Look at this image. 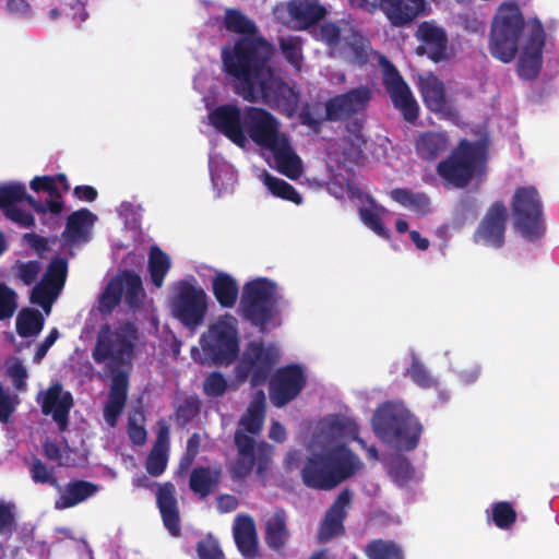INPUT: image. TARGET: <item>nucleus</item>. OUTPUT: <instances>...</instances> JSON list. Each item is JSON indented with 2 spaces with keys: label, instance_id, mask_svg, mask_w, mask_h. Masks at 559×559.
<instances>
[{
  "label": "nucleus",
  "instance_id": "5701e85b",
  "mask_svg": "<svg viewBox=\"0 0 559 559\" xmlns=\"http://www.w3.org/2000/svg\"><path fill=\"white\" fill-rule=\"evenodd\" d=\"M31 189L35 192L44 191L49 194L50 199L45 202L36 201L33 197L27 195L25 192L26 201L38 214H60L64 207L61 193L57 187L56 179L51 176L35 177L32 179Z\"/></svg>",
  "mask_w": 559,
  "mask_h": 559
},
{
  "label": "nucleus",
  "instance_id": "0eeeda50",
  "mask_svg": "<svg viewBox=\"0 0 559 559\" xmlns=\"http://www.w3.org/2000/svg\"><path fill=\"white\" fill-rule=\"evenodd\" d=\"M489 143L487 139L469 141L462 139L436 168L445 185L465 188L475 176L481 175L487 165Z\"/></svg>",
  "mask_w": 559,
  "mask_h": 559
},
{
  "label": "nucleus",
  "instance_id": "5fc2aeb1",
  "mask_svg": "<svg viewBox=\"0 0 559 559\" xmlns=\"http://www.w3.org/2000/svg\"><path fill=\"white\" fill-rule=\"evenodd\" d=\"M359 215L364 224L373 230L378 236L389 239L390 238V231L385 228V226L382 223V218L379 215V213L376 211V205L371 201L370 207H360L359 209Z\"/></svg>",
  "mask_w": 559,
  "mask_h": 559
},
{
  "label": "nucleus",
  "instance_id": "2eb2a0df",
  "mask_svg": "<svg viewBox=\"0 0 559 559\" xmlns=\"http://www.w3.org/2000/svg\"><path fill=\"white\" fill-rule=\"evenodd\" d=\"M372 99V91L368 85H360L345 93L329 98L324 104L328 121H347L367 110Z\"/></svg>",
  "mask_w": 559,
  "mask_h": 559
},
{
  "label": "nucleus",
  "instance_id": "680f3d73",
  "mask_svg": "<svg viewBox=\"0 0 559 559\" xmlns=\"http://www.w3.org/2000/svg\"><path fill=\"white\" fill-rule=\"evenodd\" d=\"M168 455L165 449H153L147 455L145 468L151 476H160L167 466Z\"/></svg>",
  "mask_w": 559,
  "mask_h": 559
},
{
  "label": "nucleus",
  "instance_id": "c9c22d12",
  "mask_svg": "<svg viewBox=\"0 0 559 559\" xmlns=\"http://www.w3.org/2000/svg\"><path fill=\"white\" fill-rule=\"evenodd\" d=\"M390 197L402 206L418 214H427L430 211V199L424 192H413L405 188L391 190Z\"/></svg>",
  "mask_w": 559,
  "mask_h": 559
},
{
  "label": "nucleus",
  "instance_id": "e2e57ef3",
  "mask_svg": "<svg viewBox=\"0 0 559 559\" xmlns=\"http://www.w3.org/2000/svg\"><path fill=\"white\" fill-rule=\"evenodd\" d=\"M25 198V186L22 183H9L0 186V207L23 201Z\"/></svg>",
  "mask_w": 559,
  "mask_h": 559
},
{
  "label": "nucleus",
  "instance_id": "4468645a",
  "mask_svg": "<svg viewBox=\"0 0 559 559\" xmlns=\"http://www.w3.org/2000/svg\"><path fill=\"white\" fill-rule=\"evenodd\" d=\"M382 82L386 93L403 118L411 123L418 119L419 106L396 67L386 58H381Z\"/></svg>",
  "mask_w": 559,
  "mask_h": 559
},
{
  "label": "nucleus",
  "instance_id": "0e129e2a",
  "mask_svg": "<svg viewBox=\"0 0 559 559\" xmlns=\"http://www.w3.org/2000/svg\"><path fill=\"white\" fill-rule=\"evenodd\" d=\"M15 515L13 507L5 502H0V536L10 539L15 528Z\"/></svg>",
  "mask_w": 559,
  "mask_h": 559
},
{
  "label": "nucleus",
  "instance_id": "58836bf2",
  "mask_svg": "<svg viewBox=\"0 0 559 559\" xmlns=\"http://www.w3.org/2000/svg\"><path fill=\"white\" fill-rule=\"evenodd\" d=\"M44 323V317L38 310L23 308L16 318V332L21 337H33L39 334Z\"/></svg>",
  "mask_w": 559,
  "mask_h": 559
},
{
  "label": "nucleus",
  "instance_id": "e433bc0d",
  "mask_svg": "<svg viewBox=\"0 0 559 559\" xmlns=\"http://www.w3.org/2000/svg\"><path fill=\"white\" fill-rule=\"evenodd\" d=\"M124 302L130 309H139L145 296L142 278L130 270L121 271Z\"/></svg>",
  "mask_w": 559,
  "mask_h": 559
},
{
  "label": "nucleus",
  "instance_id": "423d86ee",
  "mask_svg": "<svg viewBox=\"0 0 559 559\" xmlns=\"http://www.w3.org/2000/svg\"><path fill=\"white\" fill-rule=\"evenodd\" d=\"M372 428L383 442L407 452L417 448L424 429L415 415L392 402H385L376 409Z\"/></svg>",
  "mask_w": 559,
  "mask_h": 559
},
{
  "label": "nucleus",
  "instance_id": "c756f323",
  "mask_svg": "<svg viewBox=\"0 0 559 559\" xmlns=\"http://www.w3.org/2000/svg\"><path fill=\"white\" fill-rule=\"evenodd\" d=\"M289 538L290 532L287 526V514L284 509H276L275 512L265 520L264 542L271 550L283 554Z\"/></svg>",
  "mask_w": 559,
  "mask_h": 559
},
{
  "label": "nucleus",
  "instance_id": "aec40b11",
  "mask_svg": "<svg viewBox=\"0 0 559 559\" xmlns=\"http://www.w3.org/2000/svg\"><path fill=\"white\" fill-rule=\"evenodd\" d=\"M353 499V492L349 489H343L331 507L328 509L324 519L320 525L318 539L320 543H326L334 537L345 533L344 521L347 515L346 508L349 507Z\"/></svg>",
  "mask_w": 559,
  "mask_h": 559
},
{
  "label": "nucleus",
  "instance_id": "6e6d98bb",
  "mask_svg": "<svg viewBox=\"0 0 559 559\" xmlns=\"http://www.w3.org/2000/svg\"><path fill=\"white\" fill-rule=\"evenodd\" d=\"M16 309L17 294L13 288L0 282V320L12 318Z\"/></svg>",
  "mask_w": 559,
  "mask_h": 559
},
{
  "label": "nucleus",
  "instance_id": "49530a36",
  "mask_svg": "<svg viewBox=\"0 0 559 559\" xmlns=\"http://www.w3.org/2000/svg\"><path fill=\"white\" fill-rule=\"evenodd\" d=\"M68 274V262L64 258H53L47 266V270L41 278L55 289L61 290L64 286Z\"/></svg>",
  "mask_w": 559,
  "mask_h": 559
},
{
  "label": "nucleus",
  "instance_id": "ea45409f",
  "mask_svg": "<svg viewBox=\"0 0 559 559\" xmlns=\"http://www.w3.org/2000/svg\"><path fill=\"white\" fill-rule=\"evenodd\" d=\"M169 257L157 246L150 249L148 272L152 284L159 288L164 284V278L170 270Z\"/></svg>",
  "mask_w": 559,
  "mask_h": 559
},
{
  "label": "nucleus",
  "instance_id": "ddd939ff",
  "mask_svg": "<svg viewBox=\"0 0 559 559\" xmlns=\"http://www.w3.org/2000/svg\"><path fill=\"white\" fill-rule=\"evenodd\" d=\"M171 308L174 317L183 326L195 331L204 323L207 311L206 293L188 281H180L175 287Z\"/></svg>",
  "mask_w": 559,
  "mask_h": 559
},
{
  "label": "nucleus",
  "instance_id": "bf43d9fd",
  "mask_svg": "<svg viewBox=\"0 0 559 559\" xmlns=\"http://www.w3.org/2000/svg\"><path fill=\"white\" fill-rule=\"evenodd\" d=\"M15 275L26 286L36 282L41 271V264L38 260H31L26 262L17 261L14 265Z\"/></svg>",
  "mask_w": 559,
  "mask_h": 559
},
{
  "label": "nucleus",
  "instance_id": "dca6fc26",
  "mask_svg": "<svg viewBox=\"0 0 559 559\" xmlns=\"http://www.w3.org/2000/svg\"><path fill=\"white\" fill-rule=\"evenodd\" d=\"M307 377L297 364L287 365L276 370L270 380L269 395L275 407H283L294 401L304 390Z\"/></svg>",
  "mask_w": 559,
  "mask_h": 559
},
{
  "label": "nucleus",
  "instance_id": "79ce46f5",
  "mask_svg": "<svg viewBox=\"0 0 559 559\" xmlns=\"http://www.w3.org/2000/svg\"><path fill=\"white\" fill-rule=\"evenodd\" d=\"M264 183L270 192L283 200L290 201L295 204H301L302 198L298 191L287 181L274 177L270 174L264 175Z\"/></svg>",
  "mask_w": 559,
  "mask_h": 559
},
{
  "label": "nucleus",
  "instance_id": "72a5a7b5",
  "mask_svg": "<svg viewBox=\"0 0 559 559\" xmlns=\"http://www.w3.org/2000/svg\"><path fill=\"white\" fill-rule=\"evenodd\" d=\"M419 87L424 102L431 111L440 112L447 107L443 83L436 75L421 78Z\"/></svg>",
  "mask_w": 559,
  "mask_h": 559
},
{
  "label": "nucleus",
  "instance_id": "3c124183",
  "mask_svg": "<svg viewBox=\"0 0 559 559\" xmlns=\"http://www.w3.org/2000/svg\"><path fill=\"white\" fill-rule=\"evenodd\" d=\"M516 511L509 501H499L492 504L491 519L500 530H509L516 522Z\"/></svg>",
  "mask_w": 559,
  "mask_h": 559
},
{
  "label": "nucleus",
  "instance_id": "1a4fd4ad",
  "mask_svg": "<svg viewBox=\"0 0 559 559\" xmlns=\"http://www.w3.org/2000/svg\"><path fill=\"white\" fill-rule=\"evenodd\" d=\"M525 26L524 16L515 2L502 3L493 17L489 51L503 63L511 62L518 53L519 40Z\"/></svg>",
  "mask_w": 559,
  "mask_h": 559
},
{
  "label": "nucleus",
  "instance_id": "6e6552de",
  "mask_svg": "<svg viewBox=\"0 0 559 559\" xmlns=\"http://www.w3.org/2000/svg\"><path fill=\"white\" fill-rule=\"evenodd\" d=\"M280 301L277 284L266 277H257L242 287L239 313L243 320L263 332L280 313Z\"/></svg>",
  "mask_w": 559,
  "mask_h": 559
},
{
  "label": "nucleus",
  "instance_id": "39448f33",
  "mask_svg": "<svg viewBox=\"0 0 559 559\" xmlns=\"http://www.w3.org/2000/svg\"><path fill=\"white\" fill-rule=\"evenodd\" d=\"M362 467L358 455L346 444H336L310 455L301 468L305 486L317 490H331L350 478Z\"/></svg>",
  "mask_w": 559,
  "mask_h": 559
},
{
  "label": "nucleus",
  "instance_id": "a18cd8bd",
  "mask_svg": "<svg viewBox=\"0 0 559 559\" xmlns=\"http://www.w3.org/2000/svg\"><path fill=\"white\" fill-rule=\"evenodd\" d=\"M29 475L35 484L49 485L60 489V484L55 475V468L48 466L40 459L34 457L29 463Z\"/></svg>",
  "mask_w": 559,
  "mask_h": 559
},
{
  "label": "nucleus",
  "instance_id": "c85d7f7f",
  "mask_svg": "<svg viewBox=\"0 0 559 559\" xmlns=\"http://www.w3.org/2000/svg\"><path fill=\"white\" fill-rule=\"evenodd\" d=\"M287 11L297 29L313 26L326 14L325 8L319 3V0H290Z\"/></svg>",
  "mask_w": 559,
  "mask_h": 559
},
{
  "label": "nucleus",
  "instance_id": "8fccbe9b",
  "mask_svg": "<svg viewBox=\"0 0 559 559\" xmlns=\"http://www.w3.org/2000/svg\"><path fill=\"white\" fill-rule=\"evenodd\" d=\"M330 429L342 437H350L361 448L366 447L365 440L358 436L359 427L357 423L348 417L335 416L330 423Z\"/></svg>",
  "mask_w": 559,
  "mask_h": 559
},
{
  "label": "nucleus",
  "instance_id": "9b49d317",
  "mask_svg": "<svg viewBox=\"0 0 559 559\" xmlns=\"http://www.w3.org/2000/svg\"><path fill=\"white\" fill-rule=\"evenodd\" d=\"M204 354L215 365H230L239 356L238 320L230 313L219 316L200 340Z\"/></svg>",
  "mask_w": 559,
  "mask_h": 559
},
{
  "label": "nucleus",
  "instance_id": "4be33fe9",
  "mask_svg": "<svg viewBox=\"0 0 559 559\" xmlns=\"http://www.w3.org/2000/svg\"><path fill=\"white\" fill-rule=\"evenodd\" d=\"M73 396L63 391L61 383L52 384L45 393L41 402V412L51 415L60 431H64L69 424V414L73 407Z\"/></svg>",
  "mask_w": 559,
  "mask_h": 559
},
{
  "label": "nucleus",
  "instance_id": "338daca9",
  "mask_svg": "<svg viewBox=\"0 0 559 559\" xmlns=\"http://www.w3.org/2000/svg\"><path fill=\"white\" fill-rule=\"evenodd\" d=\"M14 204L15 203L3 207L5 216L22 227H33L35 225V219L32 213Z\"/></svg>",
  "mask_w": 559,
  "mask_h": 559
},
{
  "label": "nucleus",
  "instance_id": "69168bd1",
  "mask_svg": "<svg viewBox=\"0 0 559 559\" xmlns=\"http://www.w3.org/2000/svg\"><path fill=\"white\" fill-rule=\"evenodd\" d=\"M70 447L66 443L63 448L59 447L57 442L49 439L43 442V453L49 461L57 462L59 466H68V461L63 460V453L70 452Z\"/></svg>",
  "mask_w": 559,
  "mask_h": 559
},
{
  "label": "nucleus",
  "instance_id": "f3484780",
  "mask_svg": "<svg viewBox=\"0 0 559 559\" xmlns=\"http://www.w3.org/2000/svg\"><path fill=\"white\" fill-rule=\"evenodd\" d=\"M508 222L507 207L502 201H496L487 210L473 235L477 245L500 249L506 241Z\"/></svg>",
  "mask_w": 559,
  "mask_h": 559
},
{
  "label": "nucleus",
  "instance_id": "a19ab883",
  "mask_svg": "<svg viewBox=\"0 0 559 559\" xmlns=\"http://www.w3.org/2000/svg\"><path fill=\"white\" fill-rule=\"evenodd\" d=\"M123 296V282L121 271L111 277L99 297L100 310L105 313L111 312L120 305Z\"/></svg>",
  "mask_w": 559,
  "mask_h": 559
},
{
  "label": "nucleus",
  "instance_id": "f257e3e1",
  "mask_svg": "<svg viewBox=\"0 0 559 559\" xmlns=\"http://www.w3.org/2000/svg\"><path fill=\"white\" fill-rule=\"evenodd\" d=\"M275 47L264 37L239 38L222 50L223 71L233 91L243 100L272 109H289L296 103L293 87L273 64Z\"/></svg>",
  "mask_w": 559,
  "mask_h": 559
},
{
  "label": "nucleus",
  "instance_id": "c03bdc74",
  "mask_svg": "<svg viewBox=\"0 0 559 559\" xmlns=\"http://www.w3.org/2000/svg\"><path fill=\"white\" fill-rule=\"evenodd\" d=\"M405 374L421 389H432L437 388L439 384L438 379L429 372L416 355L412 356L411 366L406 369Z\"/></svg>",
  "mask_w": 559,
  "mask_h": 559
},
{
  "label": "nucleus",
  "instance_id": "2f4dec72",
  "mask_svg": "<svg viewBox=\"0 0 559 559\" xmlns=\"http://www.w3.org/2000/svg\"><path fill=\"white\" fill-rule=\"evenodd\" d=\"M96 219V215L87 209L71 213L67 218L62 238L71 243L85 240Z\"/></svg>",
  "mask_w": 559,
  "mask_h": 559
},
{
  "label": "nucleus",
  "instance_id": "864d4df0",
  "mask_svg": "<svg viewBox=\"0 0 559 559\" xmlns=\"http://www.w3.org/2000/svg\"><path fill=\"white\" fill-rule=\"evenodd\" d=\"M201 411V402L198 396L186 397L176 408L175 415L178 425L186 426L191 423Z\"/></svg>",
  "mask_w": 559,
  "mask_h": 559
},
{
  "label": "nucleus",
  "instance_id": "b1692460",
  "mask_svg": "<svg viewBox=\"0 0 559 559\" xmlns=\"http://www.w3.org/2000/svg\"><path fill=\"white\" fill-rule=\"evenodd\" d=\"M428 0H386L384 14L393 26L402 27L429 12Z\"/></svg>",
  "mask_w": 559,
  "mask_h": 559
},
{
  "label": "nucleus",
  "instance_id": "cd10ccee",
  "mask_svg": "<svg viewBox=\"0 0 559 559\" xmlns=\"http://www.w3.org/2000/svg\"><path fill=\"white\" fill-rule=\"evenodd\" d=\"M234 539L239 552L247 559L259 555L258 533L250 515H237L234 523Z\"/></svg>",
  "mask_w": 559,
  "mask_h": 559
},
{
  "label": "nucleus",
  "instance_id": "052dcab7",
  "mask_svg": "<svg viewBox=\"0 0 559 559\" xmlns=\"http://www.w3.org/2000/svg\"><path fill=\"white\" fill-rule=\"evenodd\" d=\"M317 38L325 44L329 48H335L342 40L341 26L335 22H324L320 25Z\"/></svg>",
  "mask_w": 559,
  "mask_h": 559
},
{
  "label": "nucleus",
  "instance_id": "09e8293b",
  "mask_svg": "<svg viewBox=\"0 0 559 559\" xmlns=\"http://www.w3.org/2000/svg\"><path fill=\"white\" fill-rule=\"evenodd\" d=\"M59 293L60 290L41 280L33 287L29 299L32 304L40 306L48 313Z\"/></svg>",
  "mask_w": 559,
  "mask_h": 559
},
{
  "label": "nucleus",
  "instance_id": "9d476101",
  "mask_svg": "<svg viewBox=\"0 0 559 559\" xmlns=\"http://www.w3.org/2000/svg\"><path fill=\"white\" fill-rule=\"evenodd\" d=\"M513 226L528 241L539 240L546 233L544 206L535 187H519L511 201Z\"/></svg>",
  "mask_w": 559,
  "mask_h": 559
},
{
  "label": "nucleus",
  "instance_id": "13d9d810",
  "mask_svg": "<svg viewBox=\"0 0 559 559\" xmlns=\"http://www.w3.org/2000/svg\"><path fill=\"white\" fill-rule=\"evenodd\" d=\"M228 389V382L219 371H213L204 379L203 392L209 397H221Z\"/></svg>",
  "mask_w": 559,
  "mask_h": 559
},
{
  "label": "nucleus",
  "instance_id": "603ef678",
  "mask_svg": "<svg viewBox=\"0 0 559 559\" xmlns=\"http://www.w3.org/2000/svg\"><path fill=\"white\" fill-rule=\"evenodd\" d=\"M299 121L302 126L308 127L316 133L321 131L324 121H328L325 115L322 114L320 104H306L299 112Z\"/></svg>",
  "mask_w": 559,
  "mask_h": 559
},
{
  "label": "nucleus",
  "instance_id": "7ed1b4c3",
  "mask_svg": "<svg viewBox=\"0 0 559 559\" xmlns=\"http://www.w3.org/2000/svg\"><path fill=\"white\" fill-rule=\"evenodd\" d=\"M265 395L262 390L255 392L246 414L239 420V426L234 435V443L237 448V459L229 465V473L234 480H242L250 475L255 467L259 476H263L273 454V448L265 441L259 443L249 436H259L263 429L265 418Z\"/></svg>",
  "mask_w": 559,
  "mask_h": 559
},
{
  "label": "nucleus",
  "instance_id": "bb28decb",
  "mask_svg": "<svg viewBox=\"0 0 559 559\" xmlns=\"http://www.w3.org/2000/svg\"><path fill=\"white\" fill-rule=\"evenodd\" d=\"M223 476V468L217 465L195 466L189 477V489L200 499L207 498L217 490Z\"/></svg>",
  "mask_w": 559,
  "mask_h": 559
},
{
  "label": "nucleus",
  "instance_id": "4c0bfd02",
  "mask_svg": "<svg viewBox=\"0 0 559 559\" xmlns=\"http://www.w3.org/2000/svg\"><path fill=\"white\" fill-rule=\"evenodd\" d=\"M368 559H405L404 550L394 540L372 539L365 547Z\"/></svg>",
  "mask_w": 559,
  "mask_h": 559
},
{
  "label": "nucleus",
  "instance_id": "a878e982",
  "mask_svg": "<svg viewBox=\"0 0 559 559\" xmlns=\"http://www.w3.org/2000/svg\"><path fill=\"white\" fill-rule=\"evenodd\" d=\"M60 495L55 501V509L66 510L73 508L99 491V486L85 479H71L57 489Z\"/></svg>",
  "mask_w": 559,
  "mask_h": 559
},
{
  "label": "nucleus",
  "instance_id": "412c9836",
  "mask_svg": "<svg viewBox=\"0 0 559 559\" xmlns=\"http://www.w3.org/2000/svg\"><path fill=\"white\" fill-rule=\"evenodd\" d=\"M415 36L420 43L416 49L418 55H427L435 62L445 58L448 36L442 27L435 22L424 21L419 24Z\"/></svg>",
  "mask_w": 559,
  "mask_h": 559
},
{
  "label": "nucleus",
  "instance_id": "7c9ffc66",
  "mask_svg": "<svg viewBox=\"0 0 559 559\" xmlns=\"http://www.w3.org/2000/svg\"><path fill=\"white\" fill-rule=\"evenodd\" d=\"M362 130V119H354L344 128L342 153L348 162L354 164H359L364 159V151L368 141Z\"/></svg>",
  "mask_w": 559,
  "mask_h": 559
},
{
  "label": "nucleus",
  "instance_id": "f03ea898",
  "mask_svg": "<svg viewBox=\"0 0 559 559\" xmlns=\"http://www.w3.org/2000/svg\"><path fill=\"white\" fill-rule=\"evenodd\" d=\"M138 331L131 323H126L111 330L108 323L100 326L92 357L96 364L109 361L107 368L111 373L108 397L103 408L106 424L114 428L123 413L128 401L129 374L119 370L121 366L130 365L134 358Z\"/></svg>",
  "mask_w": 559,
  "mask_h": 559
},
{
  "label": "nucleus",
  "instance_id": "a211bd4d",
  "mask_svg": "<svg viewBox=\"0 0 559 559\" xmlns=\"http://www.w3.org/2000/svg\"><path fill=\"white\" fill-rule=\"evenodd\" d=\"M211 124L239 147L247 143L245 135V108L235 104L217 106L209 116Z\"/></svg>",
  "mask_w": 559,
  "mask_h": 559
},
{
  "label": "nucleus",
  "instance_id": "de8ad7c7",
  "mask_svg": "<svg viewBox=\"0 0 559 559\" xmlns=\"http://www.w3.org/2000/svg\"><path fill=\"white\" fill-rule=\"evenodd\" d=\"M411 461L402 455L393 457L389 464V474L399 486L406 485L414 477Z\"/></svg>",
  "mask_w": 559,
  "mask_h": 559
},
{
  "label": "nucleus",
  "instance_id": "f704fd0d",
  "mask_svg": "<svg viewBox=\"0 0 559 559\" xmlns=\"http://www.w3.org/2000/svg\"><path fill=\"white\" fill-rule=\"evenodd\" d=\"M415 148L419 157L432 162L448 148L445 134L435 131H427L416 140Z\"/></svg>",
  "mask_w": 559,
  "mask_h": 559
},
{
  "label": "nucleus",
  "instance_id": "20e7f679",
  "mask_svg": "<svg viewBox=\"0 0 559 559\" xmlns=\"http://www.w3.org/2000/svg\"><path fill=\"white\" fill-rule=\"evenodd\" d=\"M243 122L245 135L258 146L273 153L282 174L297 179L301 174L300 158L293 152L287 136L280 132L277 119L264 108L247 106Z\"/></svg>",
  "mask_w": 559,
  "mask_h": 559
},
{
  "label": "nucleus",
  "instance_id": "f8f14e48",
  "mask_svg": "<svg viewBox=\"0 0 559 559\" xmlns=\"http://www.w3.org/2000/svg\"><path fill=\"white\" fill-rule=\"evenodd\" d=\"M277 361L278 353L275 347L265 346L261 341H251L235 367L236 380L238 383L249 380L252 388L263 385Z\"/></svg>",
  "mask_w": 559,
  "mask_h": 559
},
{
  "label": "nucleus",
  "instance_id": "6ab92c4d",
  "mask_svg": "<svg viewBox=\"0 0 559 559\" xmlns=\"http://www.w3.org/2000/svg\"><path fill=\"white\" fill-rule=\"evenodd\" d=\"M545 46V32L540 22L532 27L531 35L524 45L518 60V73L525 80L538 76L543 64V49Z\"/></svg>",
  "mask_w": 559,
  "mask_h": 559
},
{
  "label": "nucleus",
  "instance_id": "473e14b6",
  "mask_svg": "<svg viewBox=\"0 0 559 559\" xmlns=\"http://www.w3.org/2000/svg\"><path fill=\"white\" fill-rule=\"evenodd\" d=\"M212 293L222 308H233L239 296L237 281L228 273L218 272L212 280Z\"/></svg>",
  "mask_w": 559,
  "mask_h": 559
},
{
  "label": "nucleus",
  "instance_id": "774afa93",
  "mask_svg": "<svg viewBox=\"0 0 559 559\" xmlns=\"http://www.w3.org/2000/svg\"><path fill=\"white\" fill-rule=\"evenodd\" d=\"M280 47L286 60L294 66H298L301 50L299 40L296 37L281 38Z\"/></svg>",
  "mask_w": 559,
  "mask_h": 559
},
{
  "label": "nucleus",
  "instance_id": "37998d69",
  "mask_svg": "<svg viewBox=\"0 0 559 559\" xmlns=\"http://www.w3.org/2000/svg\"><path fill=\"white\" fill-rule=\"evenodd\" d=\"M224 25L228 32L252 35L257 33L255 24L237 9H227L224 17Z\"/></svg>",
  "mask_w": 559,
  "mask_h": 559
},
{
  "label": "nucleus",
  "instance_id": "393cba45",
  "mask_svg": "<svg viewBox=\"0 0 559 559\" xmlns=\"http://www.w3.org/2000/svg\"><path fill=\"white\" fill-rule=\"evenodd\" d=\"M156 502L163 523L171 536L178 537L181 533L176 488L170 481L159 485L156 493Z\"/></svg>",
  "mask_w": 559,
  "mask_h": 559
},
{
  "label": "nucleus",
  "instance_id": "4d7b16f0",
  "mask_svg": "<svg viewBox=\"0 0 559 559\" xmlns=\"http://www.w3.org/2000/svg\"><path fill=\"white\" fill-rule=\"evenodd\" d=\"M199 559H226L219 542L212 534H207L197 544Z\"/></svg>",
  "mask_w": 559,
  "mask_h": 559
}]
</instances>
